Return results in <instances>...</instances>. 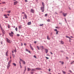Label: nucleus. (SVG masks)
<instances>
[{"mask_svg":"<svg viewBox=\"0 0 74 74\" xmlns=\"http://www.w3.org/2000/svg\"><path fill=\"white\" fill-rule=\"evenodd\" d=\"M48 16V14H46L45 15V16Z\"/></svg>","mask_w":74,"mask_h":74,"instance_id":"obj_35","label":"nucleus"},{"mask_svg":"<svg viewBox=\"0 0 74 74\" xmlns=\"http://www.w3.org/2000/svg\"><path fill=\"white\" fill-rule=\"evenodd\" d=\"M27 24L28 25H31V22H29L27 23Z\"/></svg>","mask_w":74,"mask_h":74,"instance_id":"obj_19","label":"nucleus"},{"mask_svg":"<svg viewBox=\"0 0 74 74\" xmlns=\"http://www.w3.org/2000/svg\"><path fill=\"white\" fill-rule=\"evenodd\" d=\"M34 73V72H33V71L31 72V74H33Z\"/></svg>","mask_w":74,"mask_h":74,"instance_id":"obj_37","label":"nucleus"},{"mask_svg":"<svg viewBox=\"0 0 74 74\" xmlns=\"http://www.w3.org/2000/svg\"><path fill=\"white\" fill-rule=\"evenodd\" d=\"M4 16H5V18H8V17L7 16V15L6 14L4 15Z\"/></svg>","mask_w":74,"mask_h":74,"instance_id":"obj_15","label":"nucleus"},{"mask_svg":"<svg viewBox=\"0 0 74 74\" xmlns=\"http://www.w3.org/2000/svg\"><path fill=\"white\" fill-rule=\"evenodd\" d=\"M69 39H70V40H71V38L70 37H69Z\"/></svg>","mask_w":74,"mask_h":74,"instance_id":"obj_56","label":"nucleus"},{"mask_svg":"<svg viewBox=\"0 0 74 74\" xmlns=\"http://www.w3.org/2000/svg\"><path fill=\"white\" fill-rule=\"evenodd\" d=\"M40 48H42L43 49H44V47L43 46H40Z\"/></svg>","mask_w":74,"mask_h":74,"instance_id":"obj_25","label":"nucleus"},{"mask_svg":"<svg viewBox=\"0 0 74 74\" xmlns=\"http://www.w3.org/2000/svg\"><path fill=\"white\" fill-rule=\"evenodd\" d=\"M59 62L61 63L62 64H64V62H62L61 61H59Z\"/></svg>","mask_w":74,"mask_h":74,"instance_id":"obj_18","label":"nucleus"},{"mask_svg":"<svg viewBox=\"0 0 74 74\" xmlns=\"http://www.w3.org/2000/svg\"><path fill=\"white\" fill-rule=\"evenodd\" d=\"M62 15L63 16H64V17H66V15H67V14L63 13Z\"/></svg>","mask_w":74,"mask_h":74,"instance_id":"obj_4","label":"nucleus"},{"mask_svg":"<svg viewBox=\"0 0 74 74\" xmlns=\"http://www.w3.org/2000/svg\"><path fill=\"white\" fill-rule=\"evenodd\" d=\"M2 4H5V2H3L2 3Z\"/></svg>","mask_w":74,"mask_h":74,"instance_id":"obj_33","label":"nucleus"},{"mask_svg":"<svg viewBox=\"0 0 74 74\" xmlns=\"http://www.w3.org/2000/svg\"><path fill=\"white\" fill-rule=\"evenodd\" d=\"M51 35H52V32H51Z\"/></svg>","mask_w":74,"mask_h":74,"instance_id":"obj_61","label":"nucleus"},{"mask_svg":"<svg viewBox=\"0 0 74 74\" xmlns=\"http://www.w3.org/2000/svg\"><path fill=\"white\" fill-rule=\"evenodd\" d=\"M1 44H3V42L1 41Z\"/></svg>","mask_w":74,"mask_h":74,"instance_id":"obj_46","label":"nucleus"},{"mask_svg":"<svg viewBox=\"0 0 74 74\" xmlns=\"http://www.w3.org/2000/svg\"><path fill=\"white\" fill-rule=\"evenodd\" d=\"M10 64H8V65L7 66V69H8V68L10 67Z\"/></svg>","mask_w":74,"mask_h":74,"instance_id":"obj_16","label":"nucleus"},{"mask_svg":"<svg viewBox=\"0 0 74 74\" xmlns=\"http://www.w3.org/2000/svg\"><path fill=\"white\" fill-rule=\"evenodd\" d=\"M8 12V13H11V11L10 10Z\"/></svg>","mask_w":74,"mask_h":74,"instance_id":"obj_34","label":"nucleus"},{"mask_svg":"<svg viewBox=\"0 0 74 74\" xmlns=\"http://www.w3.org/2000/svg\"><path fill=\"white\" fill-rule=\"evenodd\" d=\"M23 43H21V46H23Z\"/></svg>","mask_w":74,"mask_h":74,"instance_id":"obj_57","label":"nucleus"},{"mask_svg":"<svg viewBox=\"0 0 74 74\" xmlns=\"http://www.w3.org/2000/svg\"><path fill=\"white\" fill-rule=\"evenodd\" d=\"M60 42L62 44H64V42L62 41H61Z\"/></svg>","mask_w":74,"mask_h":74,"instance_id":"obj_22","label":"nucleus"},{"mask_svg":"<svg viewBox=\"0 0 74 74\" xmlns=\"http://www.w3.org/2000/svg\"><path fill=\"white\" fill-rule=\"evenodd\" d=\"M20 68H22V66H21V65H20Z\"/></svg>","mask_w":74,"mask_h":74,"instance_id":"obj_53","label":"nucleus"},{"mask_svg":"<svg viewBox=\"0 0 74 74\" xmlns=\"http://www.w3.org/2000/svg\"><path fill=\"white\" fill-rule=\"evenodd\" d=\"M46 58L47 59H49V58L47 57H46Z\"/></svg>","mask_w":74,"mask_h":74,"instance_id":"obj_44","label":"nucleus"},{"mask_svg":"<svg viewBox=\"0 0 74 74\" xmlns=\"http://www.w3.org/2000/svg\"><path fill=\"white\" fill-rule=\"evenodd\" d=\"M17 36H18V37H19V36H20V35L19 34H17Z\"/></svg>","mask_w":74,"mask_h":74,"instance_id":"obj_45","label":"nucleus"},{"mask_svg":"<svg viewBox=\"0 0 74 74\" xmlns=\"http://www.w3.org/2000/svg\"><path fill=\"white\" fill-rule=\"evenodd\" d=\"M30 70H31V69H30L28 68H27V71H30Z\"/></svg>","mask_w":74,"mask_h":74,"instance_id":"obj_21","label":"nucleus"},{"mask_svg":"<svg viewBox=\"0 0 74 74\" xmlns=\"http://www.w3.org/2000/svg\"><path fill=\"white\" fill-rule=\"evenodd\" d=\"M14 51L15 52H16V50L15 49V50H14Z\"/></svg>","mask_w":74,"mask_h":74,"instance_id":"obj_52","label":"nucleus"},{"mask_svg":"<svg viewBox=\"0 0 74 74\" xmlns=\"http://www.w3.org/2000/svg\"><path fill=\"white\" fill-rule=\"evenodd\" d=\"M42 6L40 8V9L42 11V12H44V10H45V5H44V2H42Z\"/></svg>","mask_w":74,"mask_h":74,"instance_id":"obj_1","label":"nucleus"},{"mask_svg":"<svg viewBox=\"0 0 74 74\" xmlns=\"http://www.w3.org/2000/svg\"><path fill=\"white\" fill-rule=\"evenodd\" d=\"M6 40H7V41L9 43H11V42H10V40L8 39V38H6Z\"/></svg>","mask_w":74,"mask_h":74,"instance_id":"obj_6","label":"nucleus"},{"mask_svg":"<svg viewBox=\"0 0 74 74\" xmlns=\"http://www.w3.org/2000/svg\"><path fill=\"white\" fill-rule=\"evenodd\" d=\"M54 31H56V34H58V33L59 32V31H58V30L56 29H55Z\"/></svg>","mask_w":74,"mask_h":74,"instance_id":"obj_10","label":"nucleus"},{"mask_svg":"<svg viewBox=\"0 0 74 74\" xmlns=\"http://www.w3.org/2000/svg\"><path fill=\"white\" fill-rule=\"evenodd\" d=\"M18 2L16 1L14 2V5H16L17 4H18Z\"/></svg>","mask_w":74,"mask_h":74,"instance_id":"obj_7","label":"nucleus"},{"mask_svg":"<svg viewBox=\"0 0 74 74\" xmlns=\"http://www.w3.org/2000/svg\"><path fill=\"white\" fill-rule=\"evenodd\" d=\"M31 12L32 13H34V10H33V9H31Z\"/></svg>","mask_w":74,"mask_h":74,"instance_id":"obj_5","label":"nucleus"},{"mask_svg":"<svg viewBox=\"0 0 74 74\" xmlns=\"http://www.w3.org/2000/svg\"><path fill=\"white\" fill-rule=\"evenodd\" d=\"M31 71H35V69H32L31 70Z\"/></svg>","mask_w":74,"mask_h":74,"instance_id":"obj_40","label":"nucleus"},{"mask_svg":"<svg viewBox=\"0 0 74 74\" xmlns=\"http://www.w3.org/2000/svg\"><path fill=\"white\" fill-rule=\"evenodd\" d=\"M66 59H69V58H68V57H66Z\"/></svg>","mask_w":74,"mask_h":74,"instance_id":"obj_62","label":"nucleus"},{"mask_svg":"<svg viewBox=\"0 0 74 74\" xmlns=\"http://www.w3.org/2000/svg\"><path fill=\"white\" fill-rule=\"evenodd\" d=\"M25 51H27V52H29V53H30V54L31 53V52H30V51H29L28 49H26Z\"/></svg>","mask_w":74,"mask_h":74,"instance_id":"obj_11","label":"nucleus"},{"mask_svg":"<svg viewBox=\"0 0 74 74\" xmlns=\"http://www.w3.org/2000/svg\"><path fill=\"white\" fill-rule=\"evenodd\" d=\"M11 60H10V61H9L8 64H10L11 63Z\"/></svg>","mask_w":74,"mask_h":74,"instance_id":"obj_24","label":"nucleus"},{"mask_svg":"<svg viewBox=\"0 0 74 74\" xmlns=\"http://www.w3.org/2000/svg\"><path fill=\"white\" fill-rule=\"evenodd\" d=\"M19 59H20V61H21L22 62H23V64H25V62L22 60V59H21V58H20Z\"/></svg>","mask_w":74,"mask_h":74,"instance_id":"obj_3","label":"nucleus"},{"mask_svg":"<svg viewBox=\"0 0 74 74\" xmlns=\"http://www.w3.org/2000/svg\"><path fill=\"white\" fill-rule=\"evenodd\" d=\"M66 37L67 38H69V36H66Z\"/></svg>","mask_w":74,"mask_h":74,"instance_id":"obj_48","label":"nucleus"},{"mask_svg":"<svg viewBox=\"0 0 74 74\" xmlns=\"http://www.w3.org/2000/svg\"><path fill=\"white\" fill-rule=\"evenodd\" d=\"M25 2H27V0H25Z\"/></svg>","mask_w":74,"mask_h":74,"instance_id":"obj_54","label":"nucleus"},{"mask_svg":"<svg viewBox=\"0 0 74 74\" xmlns=\"http://www.w3.org/2000/svg\"><path fill=\"white\" fill-rule=\"evenodd\" d=\"M12 34H14V32H11V33H10Z\"/></svg>","mask_w":74,"mask_h":74,"instance_id":"obj_36","label":"nucleus"},{"mask_svg":"<svg viewBox=\"0 0 74 74\" xmlns=\"http://www.w3.org/2000/svg\"><path fill=\"white\" fill-rule=\"evenodd\" d=\"M8 16H10V14H8Z\"/></svg>","mask_w":74,"mask_h":74,"instance_id":"obj_64","label":"nucleus"},{"mask_svg":"<svg viewBox=\"0 0 74 74\" xmlns=\"http://www.w3.org/2000/svg\"><path fill=\"white\" fill-rule=\"evenodd\" d=\"M49 71H51V69H49Z\"/></svg>","mask_w":74,"mask_h":74,"instance_id":"obj_47","label":"nucleus"},{"mask_svg":"<svg viewBox=\"0 0 74 74\" xmlns=\"http://www.w3.org/2000/svg\"><path fill=\"white\" fill-rule=\"evenodd\" d=\"M34 42V43H35V44H36V41H35Z\"/></svg>","mask_w":74,"mask_h":74,"instance_id":"obj_58","label":"nucleus"},{"mask_svg":"<svg viewBox=\"0 0 74 74\" xmlns=\"http://www.w3.org/2000/svg\"><path fill=\"white\" fill-rule=\"evenodd\" d=\"M19 28L20 29H21V26H19Z\"/></svg>","mask_w":74,"mask_h":74,"instance_id":"obj_38","label":"nucleus"},{"mask_svg":"<svg viewBox=\"0 0 74 74\" xmlns=\"http://www.w3.org/2000/svg\"><path fill=\"white\" fill-rule=\"evenodd\" d=\"M62 72L63 74H66V72H65L64 71H63Z\"/></svg>","mask_w":74,"mask_h":74,"instance_id":"obj_32","label":"nucleus"},{"mask_svg":"<svg viewBox=\"0 0 74 74\" xmlns=\"http://www.w3.org/2000/svg\"><path fill=\"white\" fill-rule=\"evenodd\" d=\"M40 26H43V24H40Z\"/></svg>","mask_w":74,"mask_h":74,"instance_id":"obj_30","label":"nucleus"},{"mask_svg":"<svg viewBox=\"0 0 74 74\" xmlns=\"http://www.w3.org/2000/svg\"><path fill=\"white\" fill-rule=\"evenodd\" d=\"M8 29H10V25H9V24L8 25Z\"/></svg>","mask_w":74,"mask_h":74,"instance_id":"obj_29","label":"nucleus"},{"mask_svg":"<svg viewBox=\"0 0 74 74\" xmlns=\"http://www.w3.org/2000/svg\"><path fill=\"white\" fill-rule=\"evenodd\" d=\"M19 64H20V65H21V61H19Z\"/></svg>","mask_w":74,"mask_h":74,"instance_id":"obj_43","label":"nucleus"},{"mask_svg":"<svg viewBox=\"0 0 74 74\" xmlns=\"http://www.w3.org/2000/svg\"><path fill=\"white\" fill-rule=\"evenodd\" d=\"M24 45H25V46H26V43H24Z\"/></svg>","mask_w":74,"mask_h":74,"instance_id":"obj_50","label":"nucleus"},{"mask_svg":"<svg viewBox=\"0 0 74 74\" xmlns=\"http://www.w3.org/2000/svg\"><path fill=\"white\" fill-rule=\"evenodd\" d=\"M45 50L46 51V53H47L48 52V50L47 49H45Z\"/></svg>","mask_w":74,"mask_h":74,"instance_id":"obj_14","label":"nucleus"},{"mask_svg":"<svg viewBox=\"0 0 74 74\" xmlns=\"http://www.w3.org/2000/svg\"><path fill=\"white\" fill-rule=\"evenodd\" d=\"M50 53H51V55H53V53H52L51 52H50Z\"/></svg>","mask_w":74,"mask_h":74,"instance_id":"obj_49","label":"nucleus"},{"mask_svg":"<svg viewBox=\"0 0 74 74\" xmlns=\"http://www.w3.org/2000/svg\"><path fill=\"white\" fill-rule=\"evenodd\" d=\"M56 29H59V27H56Z\"/></svg>","mask_w":74,"mask_h":74,"instance_id":"obj_39","label":"nucleus"},{"mask_svg":"<svg viewBox=\"0 0 74 74\" xmlns=\"http://www.w3.org/2000/svg\"><path fill=\"white\" fill-rule=\"evenodd\" d=\"M47 39L48 40H50V38H49V36H47Z\"/></svg>","mask_w":74,"mask_h":74,"instance_id":"obj_23","label":"nucleus"},{"mask_svg":"<svg viewBox=\"0 0 74 74\" xmlns=\"http://www.w3.org/2000/svg\"><path fill=\"white\" fill-rule=\"evenodd\" d=\"M0 27L3 34H4L5 33V31H4V29H3V28H2V27H1V24H0Z\"/></svg>","mask_w":74,"mask_h":74,"instance_id":"obj_2","label":"nucleus"},{"mask_svg":"<svg viewBox=\"0 0 74 74\" xmlns=\"http://www.w3.org/2000/svg\"><path fill=\"white\" fill-rule=\"evenodd\" d=\"M8 58H7V60H8Z\"/></svg>","mask_w":74,"mask_h":74,"instance_id":"obj_60","label":"nucleus"},{"mask_svg":"<svg viewBox=\"0 0 74 74\" xmlns=\"http://www.w3.org/2000/svg\"><path fill=\"white\" fill-rule=\"evenodd\" d=\"M26 71V67L25 66V70L24 71V72L23 73V74H25V71Z\"/></svg>","mask_w":74,"mask_h":74,"instance_id":"obj_8","label":"nucleus"},{"mask_svg":"<svg viewBox=\"0 0 74 74\" xmlns=\"http://www.w3.org/2000/svg\"><path fill=\"white\" fill-rule=\"evenodd\" d=\"M69 72L70 73H72V71H71V70H69Z\"/></svg>","mask_w":74,"mask_h":74,"instance_id":"obj_51","label":"nucleus"},{"mask_svg":"<svg viewBox=\"0 0 74 74\" xmlns=\"http://www.w3.org/2000/svg\"><path fill=\"white\" fill-rule=\"evenodd\" d=\"M12 55L13 56V58H14L15 57V55H14V54L13 53L12 54Z\"/></svg>","mask_w":74,"mask_h":74,"instance_id":"obj_27","label":"nucleus"},{"mask_svg":"<svg viewBox=\"0 0 74 74\" xmlns=\"http://www.w3.org/2000/svg\"><path fill=\"white\" fill-rule=\"evenodd\" d=\"M34 57L35 58H37L36 57V56H34Z\"/></svg>","mask_w":74,"mask_h":74,"instance_id":"obj_41","label":"nucleus"},{"mask_svg":"<svg viewBox=\"0 0 74 74\" xmlns=\"http://www.w3.org/2000/svg\"><path fill=\"white\" fill-rule=\"evenodd\" d=\"M12 64L14 66H16V64L15 63H13Z\"/></svg>","mask_w":74,"mask_h":74,"instance_id":"obj_17","label":"nucleus"},{"mask_svg":"<svg viewBox=\"0 0 74 74\" xmlns=\"http://www.w3.org/2000/svg\"><path fill=\"white\" fill-rule=\"evenodd\" d=\"M22 14H25V12H23Z\"/></svg>","mask_w":74,"mask_h":74,"instance_id":"obj_63","label":"nucleus"},{"mask_svg":"<svg viewBox=\"0 0 74 74\" xmlns=\"http://www.w3.org/2000/svg\"><path fill=\"white\" fill-rule=\"evenodd\" d=\"M24 16L25 19H27V15H26V14H24Z\"/></svg>","mask_w":74,"mask_h":74,"instance_id":"obj_13","label":"nucleus"},{"mask_svg":"<svg viewBox=\"0 0 74 74\" xmlns=\"http://www.w3.org/2000/svg\"><path fill=\"white\" fill-rule=\"evenodd\" d=\"M64 19H65L66 22H67V21H66V18H64Z\"/></svg>","mask_w":74,"mask_h":74,"instance_id":"obj_55","label":"nucleus"},{"mask_svg":"<svg viewBox=\"0 0 74 74\" xmlns=\"http://www.w3.org/2000/svg\"><path fill=\"white\" fill-rule=\"evenodd\" d=\"M47 21L48 22H50V20L49 19H48V20H47Z\"/></svg>","mask_w":74,"mask_h":74,"instance_id":"obj_42","label":"nucleus"},{"mask_svg":"<svg viewBox=\"0 0 74 74\" xmlns=\"http://www.w3.org/2000/svg\"><path fill=\"white\" fill-rule=\"evenodd\" d=\"M12 34H11V33H9V35L10 36H11V37H13V35Z\"/></svg>","mask_w":74,"mask_h":74,"instance_id":"obj_20","label":"nucleus"},{"mask_svg":"<svg viewBox=\"0 0 74 74\" xmlns=\"http://www.w3.org/2000/svg\"><path fill=\"white\" fill-rule=\"evenodd\" d=\"M36 70H41V69L39 68H36Z\"/></svg>","mask_w":74,"mask_h":74,"instance_id":"obj_12","label":"nucleus"},{"mask_svg":"<svg viewBox=\"0 0 74 74\" xmlns=\"http://www.w3.org/2000/svg\"><path fill=\"white\" fill-rule=\"evenodd\" d=\"M7 53H8V51H7L6 53V56H8V55L7 54Z\"/></svg>","mask_w":74,"mask_h":74,"instance_id":"obj_26","label":"nucleus"},{"mask_svg":"<svg viewBox=\"0 0 74 74\" xmlns=\"http://www.w3.org/2000/svg\"><path fill=\"white\" fill-rule=\"evenodd\" d=\"M30 47L31 49H32V51H33V50H34V49H33V47H32V46L31 44H30Z\"/></svg>","mask_w":74,"mask_h":74,"instance_id":"obj_9","label":"nucleus"},{"mask_svg":"<svg viewBox=\"0 0 74 74\" xmlns=\"http://www.w3.org/2000/svg\"><path fill=\"white\" fill-rule=\"evenodd\" d=\"M15 30H16V32H17V31H18V28H17V27L16 28Z\"/></svg>","mask_w":74,"mask_h":74,"instance_id":"obj_31","label":"nucleus"},{"mask_svg":"<svg viewBox=\"0 0 74 74\" xmlns=\"http://www.w3.org/2000/svg\"><path fill=\"white\" fill-rule=\"evenodd\" d=\"M55 14H58V13L56 12H55Z\"/></svg>","mask_w":74,"mask_h":74,"instance_id":"obj_59","label":"nucleus"},{"mask_svg":"<svg viewBox=\"0 0 74 74\" xmlns=\"http://www.w3.org/2000/svg\"><path fill=\"white\" fill-rule=\"evenodd\" d=\"M37 48L38 49V50H40V48H39V47H38V46H37Z\"/></svg>","mask_w":74,"mask_h":74,"instance_id":"obj_28","label":"nucleus"}]
</instances>
